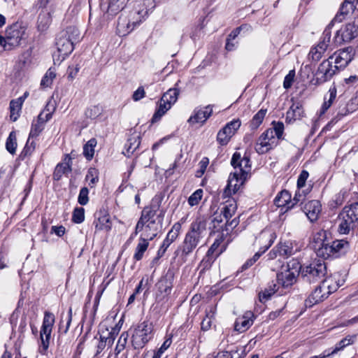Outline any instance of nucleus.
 I'll return each mask as SVG.
<instances>
[{
    "label": "nucleus",
    "mask_w": 358,
    "mask_h": 358,
    "mask_svg": "<svg viewBox=\"0 0 358 358\" xmlns=\"http://www.w3.org/2000/svg\"><path fill=\"white\" fill-rule=\"evenodd\" d=\"M206 233V220L203 217H197L190 224L182 244L178 248L176 254L181 252V256H189L201 242Z\"/></svg>",
    "instance_id": "obj_1"
},
{
    "label": "nucleus",
    "mask_w": 358,
    "mask_h": 358,
    "mask_svg": "<svg viewBox=\"0 0 358 358\" xmlns=\"http://www.w3.org/2000/svg\"><path fill=\"white\" fill-rule=\"evenodd\" d=\"M80 41L79 30L75 27H68L59 32L56 38L57 52L53 54L54 61L59 63L65 59L74 49V44Z\"/></svg>",
    "instance_id": "obj_2"
},
{
    "label": "nucleus",
    "mask_w": 358,
    "mask_h": 358,
    "mask_svg": "<svg viewBox=\"0 0 358 358\" xmlns=\"http://www.w3.org/2000/svg\"><path fill=\"white\" fill-rule=\"evenodd\" d=\"M155 334L153 323L145 320L138 323L132 330L131 344L135 350H141L151 341Z\"/></svg>",
    "instance_id": "obj_3"
},
{
    "label": "nucleus",
    "mask_w": 358,
    "mask_h": 358,
    "mask_svg": "<svg viewBox=\"0 0 358 358\" xmlns=\"http://www.w3.org/2000/svg\"><path fill=\"white\" fill-rule=\"evenodd\" d=\"M301 271V278L304 282L311 284L322 281L327 274V266L323 260H314L306 266L299 268Z\"/></svg>",
    "instance_id": "obj_4"
},
{
    "label": "nucleus",
    "mask_w": 358,
    "mask_h": 358,
    "mask_svg": "<svg viewBox=\"0 0 358 358\" xmlns=\"http://www.w3.org/2000/svg\"><path fill=\"white\" fill-rule=\"evenodd\" d=\"M55 321L53 313L45 311L43 320L42 327L40 331L41 345L38 351L41 355H45L49 347L50 336L52 327Z\"/></svg>",
    "instance_id": "obj_5"
},
{
    "label": "nucleus",
    "mask_w": 358,
    "mask_h": 358,
    "mask_svg": "<svg viewBox=\"0 0 358 358\" xmlns=\"http://www.w3.org/2000/svg\"><path fill=\"white\" fill-rule=\"evenodd\" d=\"M331 25L329 24L324 30L318 43L311 48L308 54L309 59L315 62H318L322 59L327 49L334 44L333 41L331 42Z\"/></svg>",
    "instance_id": "obj_6"
},
{
    "label": "nucleus",
    "mask_w": 358,
    "mask_h": 358,
    "mask_svg": "<svg viewBox=\"0 0 358 358\" xmlns=\"http://www.w3.org/2000/svg\"><path fill=\"white\" fill-rule=\"evenodd\" d=\"M141 10L131 11L129 18L121 15L117 24V31L120 36H126L129 34L134 27L141 22Z\"/></svg>",
    "instance_id": "obj_7"
},
{
    "label": "nucleus",
    "mask_w": 358,
    "mask_h": 358,
    "mask_svg": "<svg viewBox=\"0 0 358 358\" xmlns=\"http://www.w3.org/2000/svg\"><path fill=\"white\" fill-rule=\"evenodd\" d=\"M299 268H301V266L298 262L293 263L292 267L289 264H287L286 266H282V271L276 275L278 284L283 288H287L294 285L299 275Z\"/></svg>",
    "instance_id": "obj_8"
},
{
    "label": "nucleus",
    "mask_w": 358,
    "mask_h": 358,
    "mask_svg": "<svg viewBox=\"0 0 358 358\" xmlns=\"http://www.w3.org/2000/svg\"><path fill=\"white\" fill-rule=\"evenodd\" d=\"M357 36H358V16L336 31L333 43L335 45H339L343 43L350 42Z\"/></svg>",
    "instance_id": "obj_9"
},
{
    "label": "nucleus",
    "mask_w": 358,
    "mask_h": 358,
    "mask_svg": "<svg viewBox=\"0 0 358 358\" xmlns=\"http://www.w3.org/2000/svg\"><path fill=\"white\" fill-rule=\"evenodd\" d=\"M164 211L162 210L157 215V221H148L143 223L141 228L138 229L137 224L135 227L134 234L137 235L140 231H142L141 236L153 240L158 234V232L162 227L163 217Z\"/></svg>",
    "instance_id": "obj_10"
},
{
    "label": "nucleus",
    "mask_w": 358,
    "mask_h": 358,
    "mask_svg": "<svg viewBox=\"0 0 358 358\" xmlns=\"http://www.w3.org/2000/svg\"><path fill=\"white\" fill-rule=\"evenodd\" d=\"M338 71V67L335 64L334 65L333 57H329L324 60L317 68L315 73L316 83L320 85L330 80Z\"/></svg>",
    "instance_id": "obj_11"
},
{
    "label": "nucleus",
    "mask_w": 358,
    "mask_h": 358,
    "mask_svg": "<svg viewBox=\"0 0 358 358\" xmlns=\"http://www.w3.org/2000/svg\"><path fill=\"white\" fill-rule=\"evenodd\" d=\"M355 53V49L352 46H349L335 52L329 57H333L334 64L340 71L344 69L353 59Z\"/></svg>",
    "instance_id": "obj_12"
},
{
    "label": "nucleus",
    "mask_w": 358,
    "mask_h": 358,
    "mask_svg": "<svg viewBox=\"0 0 358 358\" xmlns=\"http://www.w3.org/2000/svg\"><path fill=\"white\" fill-rule=\"evenodd\" d=\"M241 122L239 119H234L228 122L222 129L219 131L217 135V141L221 145H227L231 138L235 134L240 128Z\"/></svg>",
    "instance_id": "obj_13"
},
{
    "label": "nucleus",
    "mask_w": 358,
    "mask_h": 358,
    "mask_svg": "<svg viewBox=\"0 0 358 358\" xmlns=\"http://www.w3.org/2000/svg\"><path fill=\"white\" fill-rule=\"evenodd\" d=\"M349 248V243L345 240H336L330 241L327 247L324 248V253L323 259L329 257H338L341 255L345 254Z\"/></svg>",
    "instance_id": "obj_14"
},
{
    "label": "nucleus",
    "mask_w": 358,
    "mask_h": 358,
    "mask_svg": "<svg viewBox=\"0 0 358 358\" xmlns=\"http://www.w3.org/2000/svg\"><path fill=\"white\" fill-rule=\"evenodd\" d=\"M156 287L157 292L156 293V303H162V306L168 301L169 296L171 292L173 283L167 277H162L157 282Z\"/></svg>",
    "instance_id": "obj_15"
},
{
    "label": "nucleus",
    "mask_w": 358,
    "mask_h": 358,
    "mask_svg": "<svg viewBox=\"0 0 358 358\" xmlns=\"http://www.w3.org/2000/svg\"><path fill=\"white\" fill-rule=\"evenodd\" d=\"M161 205L160 201L152 200V203L149 206H146L143 208L141 212V217L137 222V228H141L143 226V223H146L148 221H157V213L159 210Z\"/></svg>",
    "instance_id": "obj_16"
},
{
    "label": "nucleus",
    "mask_w": 358,
    "mask_h": 358,
    "mask_svg": "<svg viewBox=\"0 0 358 358\" xmlns=\"http://www.w3.org/2000/svg\"><path fill=\"white\" fill-rule=\"evenodd\" d=\"M247 178L248 177L238 173V171H235L234 173H231L228 179L227 185L224 189L223 196L228 197L232 194L236 193L241 187L243 185Z\"/></svg>",
    "instance_id": "obj_17"
},
{
    "label": "nucleus",
    "mask_w": 358,
    "mask_h": 358,
    "mask_svg": "<svg viewBox=\"0 0 358 358\" xmlns=\"http://www.w3.org/2000/svg\"><path fill=\"white\" fill-rule=\"evenodd\" d=\"M328 234L327 231L320 229L315 232L313 236L311 248L314 250L317 256L322 258L324 253V248L327 247L330 241L327 237Z\"/></svg>",
    "instance_id": "obj_18"
},
{
    "label": "nucleus",
    "mask_w": 358,
    "mask_h": 358,
    "mask_svg": "<svg viewBox=\"0 0 358 358\" xmlns=\"http://www.w3.org/2000/svg\"><path fill=\"white\" fill-rule=\"evenodd\" d=\"M231 164L238 173L248 177L251 170V162L248 156L244 155L241 157V153L234 152L232 155Z\"/></svg>",
    "instance_id": "obj_19"
},
{
    "label": "nucleus",
    "mask_w": 358,
    "mask_h": 358,
    "mask_svg": "<svg viewBox=\"0 0 358 358\" xmlns=\"http://www.w3.org/2000/svg\"><path fill=\"white\" fill-rule=\"evenodd\" d=\"M41 10L39 13L37 20V27L38 31L43 32L48 29L52 22V14L55 12V5L48 4L45 6H40Z\"/></svg>",
    "instance_id": "obj_20"
},
{
    "label": "nucleus",
    "mask_w": 358,
    "mask_h": 358,
    "mask_svg": "<svg viewBox=\"0 0 358 358\" xmlns=\"http://www.w3.org/2000/svg\"><path fill=\"white\" fill-rule=\"evenodd\" d=\"M327 282H321L306 300V306H312L327 299L329 296V291H327Z\"/></svg>",
    "instance_id": "obj_21"
},
{
    "label": "nucleus",
    "mask_w": 358,
    "mask_h": 358,
    "mask_svg": "<svg viewBox=\"0 0 358 358\" xmlns=\"http://www.w3.org/2000/svg\"><path fill=\"white\" fill-rule=\"evenodd\" d=\"M273 129H268L259 138L255 145V150L259 154H264L272 148L274 143Z\"/></svg>",
    "instance_id": "obj_22"
},
{
    "label": "nucleus",
    "mask_w": 358,
    "mask_h": 358,
    "mask_svg": "<svg viewBox=\"0 0 358 358\" xmlns=\"http://www.w3.org/2000/svg\"><path fill=\"white\" fill-rule=\"evenodd\" d=\"M24 31L18 24H13L6 30L7 37V44L10 45L9 48H14L20 45Z\"/></svg>",
    "instance_id": "obj_23"
},
{
    "label": "nucleus",
    "mask_w": 358,
    "mask_h": 358,
    "mask_svg": "<svg viewBox=\"0 0 358 358\" xmlns=\"http://www.w3.org/2000/svg\"><path fill=\"white\" fill-rule=\"evenodd\" d=\"M212 113L213 106L211 105H208L203 108H195L193 115L190 116L187 122L189 124H203L210 117Z\"/></svg>",
    "instance_id": "obj_24"
},
{
    "label": "nucleus",
    "mask_w": 358,
    "mask_h": 358,
    "mask_svg": "<svg viewBox=\"0 0 358 358\" xmlns=\"http://www.w3.org/2000/svg\"><path fill=\"white\" fill-rule=\"evenodd\" d=\"M301 209L310 221L313 222L318 219L322 210V206L318 200H311L306 203Z\"/></svg>",
    "instance_id": "obj_25"
},
{
    "label": "nucleus",
    "mask_w": 358,
    "mask_h": 358,
    "mask_svg": "<svg viewBox=\"0 0 358 358\" xmlns=\"http://www.w3.org/2000/svg\"><path fill=\"white\" fill-rule=\"evenodd\" d=\"M72 171V157L70 155H66L62 162L59 163L54 171L53 178L59 180L63 175H67Z\"/></svg>",
    "instance_id": "obj_26"
},
{
    "label": "nucleus",
    "mask_w": 358,
    "mask_h": 358,
    "mask_svg": "<svg viewBox=\"0 0 358 358\" xmlns=\"http://www.w3.org/2000/svg\"><path fill=\"white\" fill-rule=\"evenodd\" d=\"M255 318L253 313L250 311L245 313L242 317H239L236 320L234 330L239 333L246 331L253 324Z\"/></svg>",
    "instance_id": "obj_27"
},
{
    "label": "nucleus",
    "mask_w": 358,
    "mask_h": 358,
    "mask_svg": "<svg viewBox=\"0 0 358 358\" xmlns=\"http://www.w3.org/2000/svg\"><path fill=\"white\" fill-rule=\"evenodd\" d=\"M220 245V241L215 240L208 249L206 255L202 260V263L205 268L210 267L217 257L222 253V250L217 251Z\"/></svg>",
    "instance_id": "obj_28"
},
{
    "label": "nucleus",
    "mask_w": 358,
    "mask_h": 358,
    "mask_svg": "<svg viewBox=\"0 0 358 358\" xmlns=\"http://www.w3.org/2000/svg\"><path fill=\"white\" fill-rule=\"evenodd\" d=\"M303 116V109L299 102H294L286 113V122L292 123Z\"/></svg>",
    "instance_id": "obj_29"
},
{
    "label": "nucleus",
    "mask_w": 358,
    "mask_h": 358,
    "mask_svg": "<svg viewBox=\"0 0 358 358\" xmlns=\"http://www.w3.org/2000/svg\"><path fill=\"white\" fill-rule=\"evenodd\" d=\"M292 202L291 194L286 189L280 192L274 199V204L277 207H287V209L294 207V204L291 205Z\"/></svg>",
    "instance_id": "obj_30"
},
{
    "label": "nucleus",
    "mask_w": 358,
    "mask_h": 358,
    "mask_svg": "<svg viewBox=\"0 0 358 358\" xmlns=\"http://www.w3.org/2000/svg\"><path fill=\"white\" fill-rule=\"evenodd\" d=\"M341 215L352 220L358 224V202L345 206L341 213Z\"/></svg>",
    "instance_id": "obj_31"
},
{
    "label": "nucleus",
    "mask_w": 358,
    "mask_h": 358,
    "mask_svg": "<svg viewBox=\"0 0 358 358\" xmlns=\"http://www.w3.org/2000/svg\"><path fill=\"white\" fill-rule=\"evenodd\" d=\"M216 306L210 305L206 310V317L201 323V328L203 331H208L210 329L213 320L215 317Z\"/></svg>",
    "instance_id": "obj_32"
},
{
    "label": "nucleus",
    "mask_w": 358,
    "mask_h": 358,
    "mask_svg": "<svg viewBox=\"0 0 358 358\" xmlns=\"http://www.w3.org/2000/svg\"><path fill=\"white\" fill-rule=\"evenodd\" d=\"M280 285L278 284V282L271 281L268 283V287L265 289L259 294V301L262 303L266 302L273 294L278 292Z\"/></svg>",
    "instance_id": "obj_33"
},
{
    "label": "nucleus",
    "mask_w": 358,
    "mask_h": 358,
    "mask_svg": "<svg viewBox=\"0 0 358 358\" xmlns=\"http://www.w3.org/2000/svg\"><path fill=\"white\" fill-rule=\"evenodd\" d=\"M151 240L140 236L138 243L135 249V253L134 255V259L136 261H140L142 259L145 252L147 250L149 246V242Z\"/></svg>",
    "instance_id": "obj_34"
},
{
    "label": "nucleus",
    "mask_w": 358,
    "mask_h": 358,
    "mask_svg": "<svg viewBox=\"0 0 358 358\" xmlns=\"http://www.w3.org/2000/svg\"><path fill=\"white\" fill-rule=\"evenodd\" d=\"M355 8L352 5H349L343 2L340 7L339 11L337 13L329 24H331L332 27L334 22H341L350 12L354 10Z\"/></svg>",
    "instance_id": "obj_35"
},
{
    "label": "nucleus",
    "mask_w": 358,
    "mask_h": 358,
    "mask_svg": "<svg viewBox=\"0 0 358 358\" xmlns=\"http://www.w3.org/2000/svg\"><path fill=\"white\" fill-rule=\"evenodd\" d=\"M96 231L105 230L106 231L111 229V221L109 215L105 214L99 216L96 220L94 222Z\"/></svg>",
    "instance_id": "obj_36"
},
{
    "label": "nucleus",
    "mask_w": 358,
    "mask_h": 358,
    "mask_svg": "<svg viewBox=\"0 0 358 358\" xmlns=\"http://www.w3.org/2000/svg\"><path fill=\"white\" fill-rule=\"evenodd\" d=\"M23 101L24 97L22 96L10 102V117L12 121L15 122L17 120Z\"/></svg>",
    "instance_id": "obj_37"
},
{
    "label": "nucleus",
    "mask_w": 358,
    "mask_h": 358,
    "mask_svg": "<svg viewBox=\"0 0 358 358\" xmlns=\"http://www.w3.org/2000/svg\"><path fill=\"white\" fill-rule=\"evenodd\" d=\"M338 217L340 220V223L338 224V231L341 234H349L350 231L353 229L357 226V224L350 219L341 216V213L339 214Z\"/></svg>",
    "instance_id": "obj_38"
},
{
    "label": "nucleus",
    "mask_w": 358,
    "mask_h": 358,
    "mask_svg": "<svg viewBox=\"0 0 358 358\" xmlns=\"http://www.w3.org/2000/svg\"><path fill=\"white\" fill-rule=\"evenodd\" d=\"M277 246L279 255L283 258H288L296 251V250H294L292 243L290 241L280 242Z\"/></svg>",
    "instance_id": "obj_39"
},
{
    "label": "nucleus",
    "mask_w": 358,
    "mask_h": 358,
    "mask_svg": "<svg viewBox=\"0 0 358 358\" xmlns=\"http://www.w3.org/2000/svg\"><path fill=\"white\" fill-rule=\"evenodd\" d=\"M141 141L139 136L130 137L125 143V152H123V154L127 157H130L139 147Z\"/></svg>",
    "instance_id": "obj_40"
},
{
    "label": "nucleus",
    "mask_w": 358,
    "mask_h": 358,
    "mask_svg": "<svg viewBox=\"0 0 358 358\" xmlns=\"http://www.w3.org/2000/svg\"><path fill=\"white\" fill-rule=\"evenodd\" d=\"M179 95V90L176 87L170 88L162 96V101L168 103L171 106L177 101Z\"/></svg>",
    "instance_id": "obj_41"
},
{
    "label": "nucleus",
    "mask_w": 358,
    "mask_h": 358,
    "mask_svg": "<svg viewBox=\"0 0 358 358\" xmlns=\"http://www.w3.org/2000/svg\"><path fill=\"white\" fill-rule=\"evenodd\" d=\"M125 5V0H110L107 13L112 16L115 15L121 11Z\"/></svg>",
    "instance_id": "obj_42"
},
{
    "label": "nucleus",
    "mask_w": 358,
    "mask_h": 358,
    "mask_svg": "<svg viewBox=\"0 0 358 358\" xmlns=\"http://www.w3.org/2000/svg\"><path fill=\"white\" fill-rule=\"evenodd\" d=\"M171 108L168 103L159 101V104L152 117V123L159 121L161 117Z\"/></svg>",
    "instance_id": "obj_43"
},
{
    "label": "nucleus",
    "mask_w": 358,
    "mask_h": 358,
    "mask_svg": "<svg viewBox=\"0 0 358 358\" xmlns=\"http://www.w3.org/2000/svg\"><path fill=\"white\" fill-rule=\"evenodd\" d=\"M237 210V204L235 201H227L226 205L222 208L220 213L223 215L225 220L231 219Z\"/></svg>",
    "instance_id": "obj_44"
},
{
    "label": "nucleus",
    "mask_w": 358,
    "mask_h": 358,
    "mask_svg": "<svg viewBox=\"0 0 358 358\" xmlns=\"http://www.w3.org/2000/svg\"><path fill=\"white\" fill-rule=\"evenodd\" d=\"M96 140L94 138L90 139L83 146V155L90 161L94 155V148L96 145Z\"/></svg>",
    "instance_id": "obj_45"
},
{
    "label": "nucleus",
    "mask_w": 358,
    "mask_h": 358,
    "mask_svg": "<svg viewBox=\"0 0 358 358\" xmlns=\"http://www.w3.org/2000/svg\"><path fill=\"white\" fill-rule=\"evenodd\" d=\"M99 171L96 168L90 167L85 176V180L89 181L88 185L90 188L95 187L96 183L99 182Z\"/></svg>",
    "instance_id": "obj_46"
},
{
    "label": "nucleus",
    "mask_w": 358,
    "mask_h": 358,
    "mask_svg": "<svg viewBox=\"0 0 358 358\" xmlns=\"http://www.w3.org/2000/svg\"><path fill=\"white\" fill-rule=\"evenodd\" d=\"M17 146V144L16 133L15 131H12L9 134V136L6 139V149L11 155H15V152H16Z\"/></svg>",
    "instance_id": "obj_47"
},
{
    "label": "nucleus",
    "mask_w": 358,
    "mask_h": 358,
    "mask_svg": "<svg viewBox=\"0 0 358 358\" xmlns=\"http://www.w3.org/2000/svg\"><path fill=\"white\" fill-rule=\"evenodd\" d=\"M222 358H243L245 356L244 347H236L222 352Z\"/></svg>",
    "instance_id": "obj_48"
},
{
    "label": "nucleus",
    "mask_w": 358,
    "mask_h": 358,
    "mask_svg": "<svg viewBox=\"0 0 358 358\" xmlns=\"http://www.w3.org/2000/svg\"><path fill=\"white\" fill-rule=\"evenodd\" d=\"M266 114V110L261 109L253 116L250 123L251 129H257L260 126L265 117Z\"/></svg>",
    "instance_id": "obj_49"
},
{
    "label": "nucleus",
    "mask_w": 358,
    "mask_h": 358,
    "mask_svg": "<svg viewBox=\"0 0 358 358\" xmlns=\"http://www.w3.org/2000/svg\"><path fill=\"white\" fill-rule=\"evenodd\" d=\"M224 222L225 218L223 215L217 212L215 213L213 215V218L212 220V223L213 225V229L217 231H224L223 229H224Z\"/></svg>",
    "instance_id": "obj_50"
},
{
    "label": "nucleus",
    "mask_w": 358,
    "mask_h": 358,
    "mask_svg": "<svg viewBox=\"0 0 358 358\" xmlns=\"http://www.w3.org/2000/svg\"><path fill=\"white\" fill-rule=\"evenodd\" d=\"M171 343L172 335H167L161 347L157 351L154 352V355L152 358H161L163 353L170 347Z\"/></svg>",
    "instance_id": "obj_51"
},
{
    "label": "nucleus",
    "mask_w": 358,
    "mask_h": 358,
    "mask_svg": "<svg viewBox=\"0 0 358 358\" xmlns=\"http://www.w3.org/2000/svg\"><path fill=\"white\" fill-rule=\"evenodd\" d=\"M113 345L112 338H105L103 334L100 335V340L96 345L95 356H98L106 346L110 347Z\"/></svg>",
    "instance_id": "obj_52"
},
{
    "label": "nucleus",
    "mask_w": 358,
    "mask_h": 358,
    "mask_svg": "<svg viewBox=\"0 0 358 358\" xmlns=\"http://www.w3.org/2000/svg\"><path fill=\"white\" fill-rule=\"evenodd\" d=\"M56 77L55 71L52 69H49L43 77L41 85L43 87H47L51 85L53 79Z\"/></svg>",
    "instance_id": "obj_53"
},
{
    "label": "nucleus",
    "mask_w": 358,
    "mask_h": 358,
    "mask_svg": "<svg viewBox=\"0 0 358 358\" xmlns=\"http://www.w3.org/2000/svg\"><path fill=\"white\" fill-rule=\"evenodd\" d=\"M128 337L129 334L127 332H123L120 336L115 349L116 355H119L125 348Z\"/></svg>",
    "instance_id": "obj_54"
},
{
    "label": "nucleus",
    "mask_w": 358,
    "mask_h": 358,
    "mask_svg": "<svg viewBox=\"0 0 358 358\" xmlns=\"http://www.w3.org/2000/svg\"><path fill=\"white\" fill-rule=\"evenodd\" d=\"M102 113V108L99 106H93L88 108L85 113L87 118L96 119Z\"/></svg>",
    "instance_id": "obj_55"
},
{
    "label": "nucleus",
    "mask_w": 358,
    "mask_h": 358,
    "mask_svg": "<svg viewBox=\"0 0 358 358\" xmlns=\"http://www.w3.org/2000/svg\"><path fill=\"white\" fill-rule=\"evenodd\" d=\"M85 220V210L82 207H77L73 210L72 221L74 223H82Z\"/></svg>",
    "instance_id": "obj_56"
},
{
    "label": "nucleus",
    "mask_w": 358,
    "mask_h": 358,
    "mask_svg": "<svg viewBox=\"0 0 358 358\" xmlns=\"http://www.w3.org/2000/svg\"><path fill=\"white\" fill-rule=\"evenodd\" d=\"M45 125L34 120L32 122L31 131L29 138H34L38 136L41 131L44 129Z\"/></svg>",
    "instance_id": "obj_57"
},
{
    "label": "nucleus",
    "mask_w": 358,
    "mask_h": 358,
    "mask_svg": "<svg viewBox=\"0 0 358 358\" xmlns=\"http://www.w3.org/2000/svg\"><path fill=\"white\" fill-rule=\"evenodd\" d=\"M203 196V190L201 189H196L190 195L188 199V203L191 206L197 205L201 201Z\"/></svg>",
    "instance_id": "obj_58"
},
{
    "label": "nucleus",
    "mask_w": 358,
    "mask_h": 358,
    "mask_svg": "<svg viewBox=\"0 0 358 358\" xmlns=\"http://www.w3.org/2000/svg\"><path fill=\"white\" fill-rule=\"evenodd\" d=\"M273 127L269 128L270 129H273V135H275L278 139L282 138L283 131H284V124L282 122H273Z\"/></svg>",
    "instance_id": "obj_59"
},
{
    "label": "nucleus",
    "mask_w": 358,
    "mask_h": 358,
    "mask_svg": "<svg viewBox=\"0 0 358 358\" xmlns=\"http://www.w3.org/2000/svg\"><path fill=\"white\" fill-rule=\"evenodd\" d=\"M88 194V188L86 187H82L78 194V202L82 206L86 205L89 201Z\"/></svg>",
    "instance_id": "obj_60"
},
{
    "label": "nucleus",
    "mask_w": 358,
    "mask_h": 358,
    "mask_svg": "<svg viewBox=\"0 0 358 358\" xmlns=\"http://www.w3.org/2000/svg\"><path fill=\"white\" fill-rule=\"evenodd\" d=\"M209 164V159L208 157H203L199 163V169L196 171V177H201L203 173H205L207 166Z\"/></svg>",
    "instance_id": "obj_61"
},
{
    "label": "nucleus",
    "mask_w": 358,
    "mask_h": 358,
    "mask_svg": "<svg viewBox=\"0 0 358 358\" xmlns=\"http://www.w3.org/2000/svg\"><path fill=\"white\" fill-rule=\"evenodd\" d=\"M230 219H227L224 222V229H223L224 231H229L236 228L239 224V217L234 218L232 220L229 221Z\"/></svg>",
    "instance_id": "obj_62"
},
{
    "label": "nucleus",
    "mask_w": 358,
    "mask_h": 358,
    "mask_svg": "<svg viewBox=\"0 0 358 358\" xmlns=\"http://www.w3.org/2000/svg\"><path fill=\"white\" fill-rule=\"evenodd\" d=\"M352 343V340L351 338H345L340 341L335 346V348L331 351L332 354L343 350L345 346L349 345Z\"/></svg>",
    "instance_id": "obj_63"
},
{
    "label": "nucleus",
    "mask_w": 358,
    "mask_h": 358,
    "mask_svg": "<svg viewBox=\"0 0 358 358\" xmlns=\"http://www.w3.org/2000/svg\"><path fill=\"white\" fill-rule=\"evenodd\" d=\"M309 176V173L307 171L303 170L300 175L298 177L297 180V187L298 189H301L303 187L306 185V182Z\"/></svg>",
    "instance_id": "obj_64"
}]
</instances>
